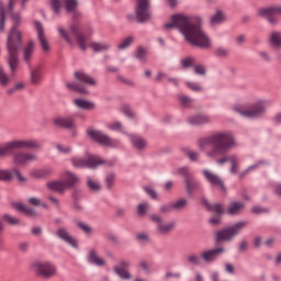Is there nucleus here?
<instances>
[{
	"label": "nucleus",
	"instance_id": "nucleus-1",
	"mask_svg": "<svg viewBox=\"0 0 281 281\" xmlns=\"http://www.w3.org/2000/svg\"><path fill=\"white\" fill-rule=\"evenodd\" d=\"M165 30H179L184 35L186 41L193 47L207 49L210 37L203 32V18L200 15H183L176 13L171 15V23L164 25Z\"/></svg>",
	"mask_w": 281,
	"mask_h": 281
},
{
	"label": "nucleus",
	"instance_id": "nucleus-2",
	"mask_svg": "<svg viewBox=\"0 0 281 281\" xmlns=\"http://www.w3.org/2000/svg\"><path fill=\"white\" fill-rule=\"evenodd\" d=\"M10 16L12 25L5 42V60L9 65L11 74H14V71L19 69V54H21V49L23 48V34L21 31H19L23 20L21 12L11 13Z\"/></svg>",
	"mask_w": 281,
	"mask_h": 281
},
{
	"label": "nucleus",
	"instance_id": "nucleus-3",
	"mask_svg": "<svg viewBox=\"0 0 281 281\" xmlns=\"http://www.w3.org/2000/svg\"><path fill=\"white\" fill-rule=\"evenodd\" d=\"M198 146L200 150H205L206 146H213L211 150L206 151V157L214 159L215 157L227 155L236 146V139H234L233 133L220 132L199 138Z\"/></svg>",
	"mask_w": 281,
	"mask_h": 281
},
{
	"label": "nucleus",
	"instance_id": "nucleus-4",
	"mask_svg": "<svg viewBox=\"0 0 281 281\" xmlns=\"http://www.w3.org/2000/svg\"><path fill=\"white\" fill-rule=\"evenodd\" d=\"M247 227V222L239 221L231 226H226L214 233V245L218 246L221 243H232L236 236H240V233Z\"/></svg>",
	"mask_w": 281,
	"mask_h": 281
},
{
	"label": "nucleus",
	"instance_id": "nucleus-5",
	"mask_svg": "<svg viewBox=\"0 0 281 281\" xmlns=\"http://www.w3.org/2000/svg\"><path fill=\"white\" fill-rule=\"evenodd\" d=\"M74 76L77 82H67L66 89H68V91H75L76 93H81V95H89V90H87V87L83 85H89L90 87H95V85H98L95 78L85 71H75Z\"/></svg>",
	"mask_w": 281,
	"mask_h": 281
},
{
	"label": "nucleus",
	"instance_id": "nucleus-6",
	"mask_svg": "<svg viewBox=\"0 0 281 281\" xmlns=\"http://www.w3.org/2000/svg\"><path fill=\"white\" fill-rule=\"evenodd\" d=\"M21 148H29L32 150H38L41 145L36 140L14 139L0 146V159L14 155V150H21Z\"/></svg>",
	"mask_w": 281,
	"mask_h": 281
},
{
	"label": "nucleus",
	"instance_id": "nucleus-7",
	"mask_svg": "<svg viewBox=\"0 0 281 281\" xmlns=\"http://www.w3.org/2000/svg\"><path fill=\"white\" fill-rule=\"evenodd\" d=\"M150 8V0H138L137 5L135 7V15L133 13H128L126 15V20L128 23H139L144 25V23H148L150 21L151 14L148 11Z\"/></svg>",
	"mask_w": 281,
	"mask_h": 281
},
{
	"label": "nucleus",
	"instance_id": "nucleus-8",
	"mask_svg": "<svg viewBox=\"0 0 281 281\" xmlns=\"http://www.w3.org/2000/svg\"><path fill=\"white\" fill-rule=\"evenodd\" d=\"M70 162L77 170H98V166H104L106 160L90 155L88 158L74 156L70 158Z\"/></svg>",
	"mask_w": 281,
	"mask_h": 281
},
{
	"label": "nucleus",
	"instance_id": "nucleus-9",
	"mask_svg": "<svg viewBox=\"0 0 281 281\" xmlns=\"http://www.w3.org/2000/svg\"><path fill=\"white\" fill-rule=\"evenodd\" d=\"M201 203L203 207H205V210L209 211L210 213L215 212V214L207 220L209 225H212L213 227H218V225L223 223V214H225V209H223V203L212 204L210 203V201L205 195L201 198Z\"/></svg>",
	"mask_w": 281,
	"mask_h": 281
},
{
	"label": "nucleus",
	"instance_id": "nucleus-10",
	"mask_svg": "<svg viewBox=\"0 0 281 281\" xmlns=\"http://www.w3.org/2000/svg\"><path fill=\"white\" fill-rule=\"evenodd\" d=\"M178 175L179 177H182V179H184V190L188 196H192L194 192H198V190H201L203 186L201 183V180L196 179L192 175V172H190V169L188 167L178 168Z\"/></svg>",
	"mask_w": 281,
	"mask_h": 281
},
{
	"label": "nucleus",
	"instance_id": "nucleus-11",
	"mask_svg": "<svg viewBox=\"0 0 281 281\" xmlns=\"http://www.w3.org/2000/svg\"><path fill=\"white\" fill-rule=\"evenodd\" d=\"M30 269L37 278H44V280H49L57 273L56 266L49 261L35 260L31 263Z\"/></svg>",
	"mask_w": 281,
	"mask_h": 281
},
{
	"label": "nucleus",
	"instance_id": "nucleus-12",
	"mask_svg": "<svg viewBox=\"0 0 281 281\" xmlns=\"http://www.w3.org/2000/svg\"><path fill=\"white\" fill-rule=\"evenodd\" d=\"M87 137H90L94 144L100 146H108V148H117V140H113L109 135L102 133L100 130L88 128L86 131Z\"/></svg>",
	"mask_w": 281,
	"mask_h": 281
},
{
	"label": "nucleus",
	"instance_id": "nucleus-13",
	"mask_svg": "<svg viewBox=\"0 0 281 281\" xmlns=\"http://www.w3.org/2000/svg\"><path fill=\"white\" fill-rule=\"evenodd\" d=\"M233 111L240 115L241 117H248V120H256V117H260L267 108L262 101H258L255 103L249 110H243L240 105H235Z\"/></svg>",
	"mask_w": 281,
	"mask_h": 281
},
{
	"label": "nucleus",
	"instance_id": "nucleus-14",
	"mask_svg": "<svg viewBox=\"0 0 281 281\" xmlns=\"http://www.w3.org/2000/svg\"><path fill=\"white\" fill-rule=\"evenodd\" d=\"M202 175L205 181H207L212 188H218L222 194H227V187L225 186V181H223L218 175L210 171V169L202 170Z\"/></svg>",
	"mask_w": 281,
	"mask_h": 281
},
{
	"label": "nucleus",
	"instance_id": "nucleus-15",
	"mask_svg": "<svg viewBox=\"0 0 281 281\" xmlns=\"http://www.w3.org/2000/svg\"><path fill=\"white\" fill-rule=\"evenodd\" d=\"M150 221L151 223L157 224L156 229L158 233L161 234V236H168V234H170V232H172L175 227H177V222L171 221L167 224H164V218L157 214H151Z\"/></svg>",
	"mask_w": 281,
	"mask_h": 281
},
{
	"label": "nucleus",
	"instance_id": "nucleus-16",
	"mask_svg": "<svg viewBox=\"0 0 281 281\" xmlns=\"http://www.w3.org/2000/svg\"><path fill=\"white\" fill-rule=\"evenodd\" d=\"M14 175L20 181V183H27V178L23 177L21 175V171L16 168L10 169H0V181H3L4 183H10L14 179Z\"/></svg>",
	"mask_w": 281,
	"mask_h": 281
},
{
	"label": "nucleus",
	"instance_id": "nucleus-17",
	"mask_svg": "<svg viewBox=\"0 0 281 281\" xmlns=\"http://www.w3.org/2000/svg\"><path fill=\"white\" fill-rule=\"evenodd\" d=\"M54 126L56 128H63L64 131H76V120L71 116H56L53 120Z\"/></svg>",
	"mask_w": 281,
	"mask_h": 281
},
{
	"label": "nucleus",
	"instance_id": "nucleus-18",
	"mask_svg": "<svg viewBox=\"0 0 281 281\" xmlns=\"http://www.w3.org/2000/svg\"><path fill=\"white\" fill-rule=\"evenodd\" d=\"M13 157V164L15 166H25L26 164H30L31 161H36V155L34 154H29V153H23V151H18L11 155Z\"/></svg>",
	"mask_w": 281,
	"mask_h": 281
},
{
	"label": "nucleus",
	"instance_id": "nucleus-19",
	"mask_svg": "<svg viewBox=\"0 0 281 281\" xmlns=\"http://www.w3.org/2000/svg\"><path fill=\"white\" fill-rule=\"evenodd\" d=\"M55 236H57V238L66 243V245H69L70 247H72V249H78V239L71 236L67 231V228L61 227L57 229V232L55 233Z\"/></svg>",
	"mask_w": 281,
	"mask_h": 281
},
{
	"label": "nucleus",
	"instance_id": "nucleus-20",
	"mask_svg": "<svg viewBox=\"0 0 281 281\" xmlns=\"http://www.w3.org/2000/svg\"><path fill=\"white\" fill-rule=\"evenodd\" d=\"M85 199V192L82 189L75 188L71 192V200H72V210L77 212V214H82L85 212V206L80 204V200Z\"/></svg>",
	"mask_w": 281,
	"mask_h": 281
},
{
	"label": "nucleus",
	"instance_id": "nucleus-21",
	"mask_svg": "<svg viewBox=\"0 0 281 281\" xmlns=\"http://www.w3.org/2000/svg\"><path fill=\"white\" fill-rule=\"evenodd\" d=\"M35 30L37 32V38L40 41V45L43 49V52H49V42L47 41V37H45V29L43 27V23L41 21L36 20L34 22Z\"/></svg>",
	"mask_w": 281,
	"mask_h": 281
},
{
	"label": "nucleus",
	"instance_id": "nucleus-22",
	"mask_svg": "<svg viewBox=\"0 0 281 281\" xmlns=\"http://www.w3.org/2000/svg\"><path fill=\"white\" fill-rule=\"evenodd\" d=\"M224 251H225L224 247L212 248L210 250L202 252L201 258L202 260H204V262L210 265V262L216 261L218 257L223 255Z\"/></svg>",
	"mask_w": 281,
	"mask_h": 281
},
{
	"label": "nucleus",
	"instance_id": "nucleus-23",
	"mask_svg": "<svg viewBox=\"0 0 281 281\" xmlns=\"http://www.w3.org/2000/svg\"><path fill=\"white\" fill-rule=\"evenodd\" d=\"M276 14L281 15V5H270L266 8H259L257 11V16L260 19H268L269 16H276Z\"/></svg>",
	"mask_w": 281,
	"mask_h": 281
},
{
	"label": "nucleus",
	"instance_id": "nucleus-24",
	"mask_svg": "<svg viewBox=\"0 0 281 281\" xmlns=\"http://www.w3.org/2000/svg\"><path fill=\"white\" fill-rule=\"evenodd\" d=\"M23 50V59L29 67L31 66L32 57L34 56V41L30 40L27 44L23 47V37H22V48L20 52Z\"/></svg>",
	"mask_w": 281,
	"mask_h": 281
},
{
	"label": "nucleus",
	"instance_id": "nucleus-25",
	"mask_svg": "<svg viewBox=\"0 0 281 281\" xmlns=\"http://www.w3.org/2000/svg\"><path fill=\"white\" fill-rule=\"evenodd\" d=\"M12 207L20 212V214H25V216H38L36 210H34L32 206H25V204L21 202H12Z\"/></svg>",
	"mask_w": 281,
	"mask_h": 281
},
{
	"label": "nucleus",
	"instance_id": "nucleus-26",
	"mask_svg": "<svg viewBox=\"0 0 281 281\" xmlns=\"http://www.w3.org/2000/svg\"><path fill=\"white\" fill-rule=\"evenodd\" d=\"M70 32L76 36L77 44L82 52H87V36H85L76 25L70 26Z\"/></svg>",
	"mask_w": 281,
	"mask_h": 281
},
{
	"label": "nucleus",
	"instance_id": "nucleus-27",
	"mask_svg": "<svg viewBox=\"0 0 281 281\" xmlns=\"http://www.w3.org/2000/svg\"><path fill=\"white\" fill-rule=\"evenodd\" d=\"M191 126H203V124H210V116L205 114H195L188 119Z\"/></svg>",
	"mask_w": 281,
	"mask_h": 281
},
{
	"label": "nucleus",
	"instance_id": "nucleus-28",
	"mask_svg": "<svg viewBox=\"0 0 281 281\" xmlns=\"http://www.w3.org/2000/svg\"><path fill=\"white\" fill-rule=\"evenodd\" d=\"M243 210H245L244 202L233 201L226 210V214H228V216H238Z\"/></svg>",
	"mask_w": 281,
	"mask_h": 281
},
{
	"label": "nucleus",
	"instance_id": "nucleus-29",
	"mask_svg": "<svg viewBox=\"0 0 281 281\" xmlns=\"http://www.w3.org/2000/svg\"><path fill=\"white\" fill-rule=\"evenodd\" d=\"M130 140L133 148L139 151L146 150V147L148 146V143L146 142V139L137 135H131Z\"/></svg>",
	"mask_w": 281,
	"mask_h": 281
},
{
	"label": "nucleus",
	"instance_id": "nucleus-30",
	"mask_svg": "<svg viewBox=\"0 0 281 281\" xmlns=\"http://www.w3.org/2000/svg\"><path fill=\"white\" fill-rule=\"evenodd\" d=\"M87 262H89V265H94V267H104V265H106L104 259L98 257L95 249H91L89 251L87 256Z\"/></svg>",
	"mask_w": 281,
	"mask_h": 281
},
{
	"label": "nucleus",
	"instance_id": "nucleus-31",
	"mask_svg": "<svg viewBox=\"0 0 281 281\" xmlns=\"http://www.w3.org/2000/svg\"><path fill=\"white\" fill-rule=\"evenodd\" d=\"M220 166H223V164H226V161H231V175H236V168L238 166V157L236 156H224L223 158H220L216 160Z\"/></svg>",
	"mask_w": 281,
	"mask_h": 281
},
{
	"label": "nucleus",
	"instance_id": "nucleus-32",
	"mask_svg": "<svg viewBox=\"0 0 281 281\" xmlns=\"http://www.w3.org/2000/svg\"><path fill=\"white\" fill-rule=\"evenodd\" d=\"M74 104L77 105L78 109H82L83 111H93L95 109V103L93 101L85 99H75Z\"/></svg>",
	"mask_w": 281,
	"mask_h": 281
},
{
	"label": "nucleus",
	"instance_id": "nucleus-33",
	"mask_svg": "<svg viewBox=\"0 0 281 281\" xmlns=\"http://www.w3.org/2000/svg\"><path fill=\"white\" fill-rule=\"evenodd\" d=\"M134 58L138 60V63H142L145 65V63H148V50L144 48L143 46H138L136 50L133 54Z\"/></svg>",
	"mask_w": 281,
	"mask_h": 281
},
{
	"label": "nucleus",
	"instance_id": "nucleus-34",
	"mask_svg": "<svg viewBox=\"0 0 281 281\" xmlns=\"http://www.w3.org/2000/svg\"><path fill=\"white\" fill-rule=\"evenodd\" d=\"M30 80L31 85H41V80H43V71L41 70V67L31 68Z\"/></svg>",
	"mask_w": 281,
	"mask_h": 281
},
{
	"label": "nucleus",
	"instance_id": "nucleus-35",
	"mask_svg": "<svg viewBox=\"0 0 281 281\" xmlns=\"http://www.w3.org/2000/svg\"><path fill=\"white\" fill-rule=\"evenodd\" d=\"M46 188H48L50 192H58L59 194H63V192L67 190L64 181H49L46 183Z\"/></svg>",
	"mask_w": 281,
	"mask_h": 281
},
{
	"label": "nucleus",
	"instance_id": "nucleus-36",
	"mask_svg": "<svg viewBox=\"0 0 281 281\" xmlns=\"http://www.w3.org/2000/svg\"><path fill=\"white\" fill-rule=\"evenodd\" d=\"M66 175H67L68 179L66 181H64V186H65L66 190H69L71 188H74L78 183V181H80V178H78V176H76L71 171H67Z\"/></svg>",
	"mask_w": 281,
	"mask_h": 281
},
{
	"label": "nucleus",
	"instance_id": "nucleus-37",
	"mask_svg": "<svg viewBox=\"0 0 281 281\" xmlns=\"http://www.w3.org/2000/svg\"><path fill=\"white\" fill-rule=\"evenodd\" d=\"M86 186L90 192H102V184L91 179V177L87 178Z\"/></svg>",
	"mask_w": 281,
	"mask_h": 281
},
{
	"label": "nucleus",
	"instance_id": "nucleus-38",
	"mask_svg": "<svg viewBox=\"0 0 281 281\" xmlns=\"http://www.w3.org/2000/svg\"><path fill=\"white\" fill-rule=\"evenodd\" d=\"M114 273L121 280H131V278H132V274L128 272V270L120 268V266H114Z\"/></svg>",
	"mask_w": 281,
	"mask_h": 281
},
{
	"label": "nucleus",
	"instance_id": "nucleus-39",
	"mask_svg": "<svg viewBox=\"0 0 281 281\" xmlns=\"http://www.w3.org/2000/svg\"><path fill=\"white\" fill-rule=\"evenodd\" d=\"M134 43H135V36L130 35V36L125 37L121 42V44L117 45V49L123 52L124 49H128V47H131V45H133Z\"/></svg>",
	"mask_w": 281,
	"mask_h": 281
},
{
	"label": "nucleus",
	"instance_id": "nucleus-40",
	"mask_svg": "<svg viewBox=\"0 0 281 281\" xmlns=\"http://www.w3.org/2000/svg\"><path fill=\"white\" fill-rule=\"evenodd\" d=\"M211 25H221L223 21H225V14L221 11L217 10L215 14L211 16Z\"/></svg>",
	"mask_w": 281,
	"mask_h": 281
},
{
	"label": "nucleus",
	"instance_id": "nucleus-41",
	"mask_svg": "<svg viewBox=\"0 0 281 281\" xmlns=\"http://www.w3.org/2000/svg\"><path fill=\"white\" fill-rule=\"evenodd\" d=\"M181 66L182 69H192V67H195L196 64V59L192 56L186 57L183 59H181Z\"/></svg>",
	"mask_w": 281,
	"mask_h": 281
},
{
	"label": "nucleus",
	"instance_id": "nucleus-42",
	"mask_svg": "<svg viewBox=\"0 0 281 281\" xmlns=\"http://www.w3.org/2000/svg\"><path fill=\"white\" fill-rule=\"evenodd\" d=\"M0 32H5V7L3 0H0Z\"/></svg>",
	"mask_w": 281,
	"mask_h": 281
},
{
	"label": "nucleus",
	"instance_id": "nucleus-43",
	"mask_svg": "<svg viewBox=\"0 0 281 281\" xmlns=\"http://www.w3.org/2000/svg\"><path fill=\"white\" fill-rule=\"evenodd\" d=\"M270 43L272 47L280 49L281 47V34L280 32H272L270 36Z\"/></svg>",
	"mask_w": 281,
	"mask_h": 281
},
{
	"label": "nucleus",
	"instance_id": "nucleus-44",
	"mask_svg": "<svg viewBox=\"0 0 281 281\" xmlns=\"http://www.w3.org/2000/svg\"><path fill=\"white\" fill-rule=\"evenodd\" d=\"M65 8L68 14L78 10V0H65Z\"/></svg>",
	"mask_w": 281,
	"mask_h": 281
},
{
	"label": "nucleus",
	"instance_id": "nucleus-45",
	"mask_svg": "<svg viewBox=\"0 0 281 281\" xmlns=\"http://www.w3.org/2000/svg\"><path fill=\"white\" fill-rule=\"evenodd\" d=\"M104 183L106 186V190H113V186H115V172L106 173Z\"/></svg>",
	"mask_w": 281,
	"mask_h": 281
},
{
	"label": "nucleus",
	"instance_id": "nucleus-46",
	"mask_svg": "<svg viewBox=\"0 0 281 281\" xmlns=\"http://www.w3.org/2000/svg\"><path fill=\"white\" fill-rule=\"evenodd\" d=\"M172 207L176 212H181V210H186L188 207V200L186 199H180L177 200L175 203H171Z\"/></svg>",
	"mask_w": 281,
	"mask_h": 281
},
{
	"label": "nucleus",
	"instance_id": "nucleus-47",
	"mask_svg": "<svg viewBox=\"0 0 281 281\" xmlns=\"http://www.w3.org/2000/svg\"><path fill=\"white\" fill-rule=\"evenodd\" d=\"M91 47L93 49V52L98 53V52H106L108 49H111V46L109 44H101L98 42H93L91 44Z\"/></svg>",
	"mask_w": 281,
	"mask_h": 281
},
{
	"label": "nucleus",
	"instance_id": "nucleus-48",
	"mask_svg": "<svg viewBox=\"0 0 281 281\" xmlns=\"http://www.w3.org/2000/svg\"><path fill=\"white\" fill-rule=\"evenodd\" d=\"M213 56H215V58H227V56H229V50L224 47H217L214 49Z\"/></svg>",
	"mask_w": 281,
	"mask_h": 281
},
{
	"label": "nucleus",
	"instance_id": "nucleus-49",
	"mask_svg": "<svg viewBox=\"0 0 281 281\" xmlns=\"http://www.w3.org/2000/svg\"><path fill=\"white\" fill-rule=\"evenodd\" d=\"M76 225L77 227H79V229H82L88 236H91V234H93V228L85 222L76 221Z\"/></svg>",
	"mask_w": 281,
	"mask_h": 281
},
{
	"label": "nucleus",
	"instance_id": "nucleus-50",
	"mask_svg": "<svg viewBox=\"0 0 281 281\" xmlns=\"http://www.w3.org/2000/svg\"><path fill=\"white\" fill-rule=\"evenodd\" d=\"M186 85L188 89H190L191 91H194L195 93H201V91H203V88L199 82L186 81Z\"/></svg>",
	"mask_w": 281,
	"mask_h": 281
},
{
	"label": "nucleus",
	"instance_id": "nucleus-51",
	"mask_svg": "<svg viewBox=\"0 0 281 281\" xmlns=\"http://www.w3.org/2000/svg\"><path fill=\"white\" fill-rule=\"evenodd\" d=\"M247 251H249V241H247V239H241L238 243L237 254H247Z\"/></svg>",
	"mask_w": 281,
	"mask_h": 281
},
{
	"label": "nucleus",
	"instance_id": "nucleus-52",
	"mask_svg": "<svg viewBox=\"0 0 281 281\" xmlns=\"http://www.w3.org/2000/svg\"><path fill=\"white\" fill-rule=\"evenodd\" d=\"M178 100L184 109H188L190 106V103L194 102V100L188 95L180 94L178 95Z\"/></svg>",
	"mask_w": 281,
	"mask_h": 281
},
{
	"label": "nucleus",
	"instance_id": "nucleus-53",
	"mask_svg": "<svg viewBox=\"0 0 281 281\" xmlns=\"http://www.w3.org/2000/svg\"><path fill=\"white\" fill-rule=\"evenodd\" d=\"M193 71L196 76H205L207 74V68H205V65L198 64L193 66Z\"/></svg>",
	"mask_w": 281,
	"mask_h": 281
},
{
	"label": "nucleus",
	"instance_id": "nucleus-54",
	"mask_svg": "<svg viewBox=\"0 0 281 281\" xmlns=\"http://www.w3.org/2000/svg\"><path fill=\"white\" fill-rule=\"evenodd\" d=\"M10 82V78L8 75H5V71L3 70V67L0 66V85L2 87H8V83Z\"/></svg>",
	"mask_w": 281,
	"mask_h": 281
},
{
	"label": "nucleus",
	"instance_id": "nucleus-55",
	"mask_svg": "<svg viewBox=\"0 0 281 281\" xmlns=\"http://www.w3.org/2000/svg\"><path fill=\"white\" fill-rule=\"evenodd\" d=\"M56 148L60 155H71V153H74V148H71V146L64 147L60 144H57Z\"/></svg>",
	"mask_w": 281,
	"mask_h": 281
},
{
	"label": "nucleus",
	"instance_id": "nucleus-56",
	"mask_svg": "<svg viewBox=\"0 0 281 281\" xmlns=\"http://www.w3.org/2000/svg\"><path fill=\"white\" fill-rule=\"evenodd\" d=\"M57 30L59 32V36L64 38L66 43H68V45H74V41H71V37H69V34L67 33V31H65V29L58 27Z\"/></svg>",
	"mask_w": 281,
	"mask_h": 281
},
{
	"label": "nucleus",
	"instance_id": "nucleus-57",
	"mask_svg": "<svg viewBox=\"0 0 281 281\" xmlns=\"http://www.w3.org/2000/svg\"><path fill=\"white\" fill-rule=\"evenodd\" d=\"M144 191L153 199V201H157L159 194L153 187H144Z\"/></svg>",
	"mask_w": 281,
	"mask_h": 281
},
{
	"label": "nucleus",
	"instance_id": "nucleus-58",
	"mask_svg": "<svg viewBox=\"0 0 281 281\" xmlns=\"http://www.w3.org/2000/svg\"><path fill=\"white\" fill-rule=\"evenodd\" d=\"M187 260L190 265H194L195 267L201 265V257L196 256L195 254L190 255Z\"/></svg>",
	"mask_w": 281,
	"mask_h": 281
},
{
	"label": "nucleus",
	"instance_id": "nucleus-59",
	"mask_svg": "<svg viewBox=\"0 0 281 281\" xmlns=\"http://www.w3.org/2000/svg\"><path fill=\"white\" fill-rule=\"evenodd\" d=\"M251 212H252V214H257V215L269 214V209L265 207V206L257 205V206L252 207Z\"/></svg>",
	"mask_w": 281,
	"mask_h": 281
},
{
	"label": "nucleus",
	"instance_id": "nucleus-60",
	"mask_svg": "<svg viewBox=\"0 0 281 281\" xmlns=\"http://www.w3.org/2000/svg\"><path fill=\"white\" fill-rule=\"evenodd\" d=\"M260 166H269V161L267 160H258L254 165H250L248 168L249 172L257 170V168H260Z\"/></svg>",
	"mask_w": 281,
	"mask_h": 281
},
{
	"label": "nucleus",
	"instance_id": "nucleus-61",
	"mask_svg": "<svg viewBox=\"0 0 281 281\" xmlns=\"http://www.w3.org/2000/svg\"><path fill=\"white\" fill-rule=\"evenodd\" d=\"M3 221H7L9 223V225H19V223H21V221L16 217L11 216L10 214H4L2 216Z\"/></svg>",
	"mask_w": 281,
	"mask_h": 281
},
{
	"label": "nucleus",
	"instance_id": "nucleus-62",
	"mask_svg": "<svg viewBox=\"0 0 281 281\" xmlns=\"http://www.w3.org/2000/svg\"><path fill=\"white\" fill-rule=\"evenodd\" d=\"M50 5L55 14H60L61 3L60 0H50Z\"/></svg>",
	"mask_w": 281,
	"mask_h": 281
},
{
	"label": "nucleus",
	"instance_id": "nucleus-63",
	"mask_svg": "<svg viewBox=\"0 0 281 281\" xmlns=\"http://www.w3.org/2000/svg\"><path fill=\"white\" fill-rule=\"evenodd\" d=\"M136 240L138 243H150V236L148 235V233H138L136 235Z\"/></svg>",
	"mask_w": 281,
	"mask_h": 281
},
{
	"label": "nucleus",
	"instance_id": "nucleus-64",
	"mask_svg": "<svg viewBox=\"0 0 281 281\" xmlns=\"http://www.w3.org/2000/svg\"><path fill=\"white\" fill-rule=\"evenodd\" d=\"M172 210H175L172 206V203L162 204L159 207L160 214H170V212H172Z\"/></svg>",
	"mask_w": 281,
	"mask_h": 281
}]
</instances>
